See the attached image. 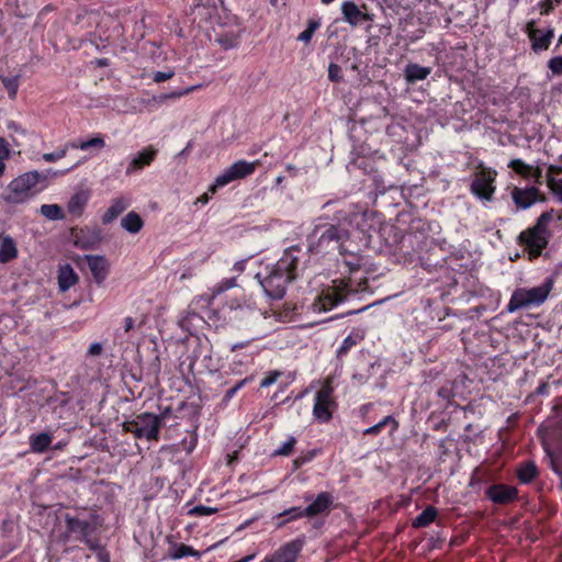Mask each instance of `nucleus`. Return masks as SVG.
<instances>
[{
	"mask_svg": "<svg viewBox=\"0 0 562 562\" xmlns=\"http://www.w3.org/2000/svg\"><path fill=\"white\" fill-rule=\"evenodd\" d=\"M190 358V367H194L200 363L204 369H214L211 357V346L207 340H201L198 338Z\"/></svg>",
	"mask_w": 562,
	"mask_h": 562,
	"instance_id": "nucleus-17",
	"label": "nucleus"
},
{
	"mask_svg": "<svg viewBox=\"0 0 562 562\" xmlns=\"http://www.w3.org/2000/svg\"><path fill=\"white\" fill-rule=\"evenodd\" d=\"M341 12L345 20L351 25L357 26L361 23V21L367 19V14H364L358 5L352 1H346L341 4Z\"/></svg>",
	"mask_w": 562,
	"mask_h": 562,
	"instance_id": "nucleus-23",
	"label": "nucleus"
},
{
	"mask_svg": "<svg viewBox=\"0 0 562 562\" xmlns=\"http://www.w3.org/2000/svg\"><path fill=\"white\" fill-rule=\"evenodd\" d=\"M66 522L68 531L75 535L76 539L83 541L92 550L98 548V544L90 539L93 528L88 521L67 517Z\"/></svg>",
	"mask_w": 562,
	"mask_h": 562,
	"instance_id": "nucleus-15",
	"label": "nucleus"
},
{
	"mask_svg": "<svg viewBox=\"0 0 562 562\" xmlns=\"http://www.w3.org/2000/svg\"><path fill=\"white\" fill-rule=\"evenodd\" d=\"M305 258L306 252L302 248L292 246L283 251L277 265L279 266V270H284L289 274H293V280H295L299 272L304 268Z\"/></svg>",
	"mask_w": 562,
	"mask_h": 562,
	"instance_id": "nucleus-11",
	"label": "nucleus"
},
{
	"mask_svg": "<svg viewBox=\"0 0 562 562\" xmlns=\"http://www.w3.org/2000/svg\"><path fill=\"white\" fill-rule=\"evenodd\" d=\"M296 443V439L291 436L288 438V440L285 442H283L276 451H274V456H290L294 449V446Z\"/></svg>",
	"mask_w": 562,
	"mask_h": 562,
	"instance_id": "nucleus-45",
	"label": "nucleus"
},
{
	"mask_svg": "<svg viewBox=\"0 0 562 562\" xmlns=\"http://www.w3.org/2000/svg\"><path fill=\"white\" fill-rule=\"evenodd\" d=\"M41 214L48 220H60L64 217L63 210L57 204H43L41 206Z\"/></svg>",
	"mask_w": 562,
	"mask_h": 562,
	"instance_id": "nucleus-38",
	"label": "nucleus"
},
{
	"mask_svg": "<svg viewBox=\"0 0 562 562\" xmlns=\"http://www.w3.org/2000/svg\"><path fill=\"white\" fill-rule=\"evenodd\" d=\"M216 41L225 49L236 47L239 43V38L236 34L220 35Z\"/></svg>",
	"mask_w": 562,
	"mask_h": 562,
	"instance_id": "nucleus-44",
	"label": "nucleus"
},
{
	"mask_svg": "<svg viewBox=\"0 0 562 562\" xmlns=\"http://www.w3.org/2000/svg\"><path fill=\"white\" fill-rule=\"evenodd\" d=\"M5 162L0 159V178L4 175Z\"/></svg>",
	"mask_w": 562,
	"mask_h": 562,
	"instance_id": "nucleus-63",
	"label": "nucleus"
},
{
	"mask_svg": "<svg viewBox=\"0 0 562 562\" xmlns=\"http://www.w3.org/2000/svg\"><path fill=\"white\" fill-rule=\"evenodd\" d=\"M526 33L531 42L535 52H542L549 48L554 36L552 29L542 31L536 27V21H529L526 25Z\"/></svg>",
	"mask_w": 562,
	"mask_h": 562,
	"instance_id": "nucleus-14",
	"label": "nucleus"
},
{
	"mask_svg": "<svg viewBox=\"0 0 562 562\" xmlns=\"http://www.w3.org/2000/svg\"><path fill=\"white\" fill-rule=\"evenodd\" d=\"M328 78L333 82H339L342 79L341 67L337 64H329L328 66Z\"/></svg>",
	"mask_w": 562,
	"mask_h": 562,
	"instance_id": "nucleus-46",
	"label": "nucleus"
},
{
	"mask_svg": "<svg viewBox=\"0 0 562 562\" xmlns=\"http://www.w3.org/2000/svg\"><path fill=\"white\" fill-rule=\"evenodd\" d=\"M102 351V345L99 342H93L90 345L88 353L91 356H99Z\"/></svg>",
	"mask_w": 562,
	"mask_h": 562,
	"instance_id": "nucleus-56",
	"label": "nucleus"
},
{
	"mask_svg": "<svg viewBox=\"0 0 562 562\" xmlns=\"http://www.w3.org/2000/svg\"><path fill=\"white\" fill-rule=\"evenodd\" d=\"M305 515V508L302 509L301 507H291L289 509H285L284 512L280 513L277 518L286 517L285 520L279 521L277 526L283 527L288 521L304 517Z\"/></svg>",
	"mask_w": 562,
	"mask_h": 562,
	"instance_id": "nucleus-36",
	"label": "nucleus"
},
{
	"mask_svg": "<svg viewBox=\"0 0 562 562\" xmlns=\"http://www.w3.org/2000/svg\"><path fill=\"white\" fill-rule=\"evenodd\" d=\"M333 504V496L327 492H322L317 495L312 504L305 508L306 517H314L323 514L329 509Z\"/></svg>",
	"mask_w": 562,
	"mask_h": 562,
	"instance_id": "nucleus-22",
	"label": "nucleus"
},
{
	"mask_svg": "<svg viewBox=\"0 0 562 562\" xmlns=\"http://www.w3.org/2000/svg\"><path fill=\"white\" fill-rule=\"evenodd\" d=\"M508 167L513 169L516 173L520 175L524 178H530L533 175V168L530 165H527L521 159H513L509 161Z\"/></svg>",
	"mask_w": 562,
	"mask_h": 562,
	"instance_id": "nucleus-34",
	"label": "nucleus"
},
{
	"mask_svg": "<svg viewBox=\"0 0 562 562\" xmlns=\"http://www.w3.org/2000/svg\"><path fill=\"white\" fill-rule=\"evenodd\" d=\"M258 166L259 160H238L234 162L215 178L214 183L210 187L211 193H215L218 188L225 187L235 180L244 179L252 175Z\"/></svg>",
	"mask_w": 562,
	"mask_h": 562,
	"instance_id": "nucleus-9",
	"label": "nucleus"
},
{
	"mask_svg": "<svg viewBox=\"0 0 562 562\" xmlns=\"http://www.w3.org/2000/svg\"><path fill=\"white\" fill-rule=\"evenodd\" d=\"M246 382H247V379H244V380L239 381L235 386L229 389L225 394V398L231 400L233 396H235V394L246 384Z\"/></svg>",
	"mask_w": 562,
	"mask_h": 562,
	"instance_id": "nucleus-53",
	"label": "nucleus"
},
{
	"mask_svg": "<svg viewBox=\"0 0 562 562\" xmlns=\"http://www.w3.org/2000/svg\"><path fill=\"white\" fill-rule=\"evenodd\" d=\"M66 156V148H58L53 153H47L42 156V159L46 162H55L63 159Z\"/></svg>",
	"mask_w": 562,
	"mask_h": 562,
	"instance_id": "nucleus-48",
	"label": "nucleus"
},
{
	"mask_svg": "<svg viewBox=\"0 0 562 562\" xmlns=\"http://www.w3.org/2000/svg\"><path fill=\"white\" fill-rule=\"evenodd\" d=\"M387 425H391V431H395L398 427V424L397 422L395 420V418L391 415L389 416H385L381 422H379L378 424L367 428L364 430V435H378L381 429Z\"/></svg>",
	"mask_w": 562,
	"mask_h": 562,
	"instance_id": "nucleus-33",
	"label": "nucleus"
},
{
	"mask_svg": "<svg viewBox=\"0 0 562 562\" xmlns=\"http://www.w3.org/2000/svg\"><path fill=\"white\" fill-rule=\"evenodd\" d=\"M561 227L562 214L553 211L544 212L532 228L520 234V240L530 252L539 255L547 247L552 233Z\"/></svg>",
	"mask_w": 562,
	"mask_h": 562,
	"instance_id": "nucleus-2",
	"label": "nucleus"
},
{
	"mask_svg": "<svg viewBox=\"0 0 562 562\" xmlns=\"http://www.w3.org/2000/svg\"><path fill=\"white\" fill-rule=\"evenodd\" d=\"M135 321L132 317L124 318V330L127 333L134 328Z\"/></svg>",
	"mask_w": 562,
	"mask_h": 562,
	"instance_id": "nucleus-59",
	"label": "nucleus"
},
{
	"mask_svg": "<svg viewBox=\"0 0 562 562\" xmlns=\"http://www.w3.org/2000/svg\"><path fill=\"white\" fill-rule=\"evenodd\" d=\"M548 68L551 70L552 75L560 76L562 75V56H555L548 61Z\"/></svg>",
	"mask_w": 562,
	"mask_h": 562,
	"instance_id": "nucleus-47",
	"label": "nucleus"
},
{
	"mask_svg": "<svg viewBox=\"0 0 562 562\" xmlns=\"http://www.w3.org/2000/svg\"><path fill=\"white\" fill-rule=\"evenodd\" d=\"M430 67H423L418 64H408L404 70L405 79L409 83L425 80L430 75Z\"/></svg>",
	"mask_w": 562,
	"mask_h": 562,
	"instance_id": "nucleus-24",
	"label": "nucleus"
},
{
	"mask_svg": "<svg viewBox=\"0 0 562 562\" xmlns=\"http://www.w3.org/2000/svg\"><path fill=\"white\" fill-rule=\"evenodd\" d=\"M175 75L173 71H156L154 74V81L157 82V83H160V82H164L170 78H172Z\"/></svg>",
	"mask_w": 562,
	"mask_h": 562,
	"instance_id": "nucleus-51",
	"label": "nucleus"
},
{
	"mask_svg": "<svg viewBox=\"0 0 562 562\" xmlns=\"http://www.w3.org/2000/svg\"><path fill=\"white\" fill-rule=\"evenodd\" d=\"M168 557L172 560H179L184 557L200 558L201 553L190 546L172 542L168 549Z\"/></svg>",
	"mask_w": 562,
	"mask_h": 562,
	"instance_id": "nucleus-28",
	"label": "nucleus"
},
{
	"mask_svg": "<svg viewBox=\"0 0 562 562\" xmlns=\"http://www.w3.org/2000/svg\"><path fill=\"white\" fill-rule=\"evenodd\" d=\"M548 186L552 192L562 201V170H552L548 176Z\"/></svg>",
	"mask_w": 562,
	"mask_h": 562,
	"instance_id": "nucleus-32",
	"label": "nucleus"
},
{
	"mask_svg": "<svg viewBox=\"0 0 562 562\" xmlns=\"http://www.w3.org/2000/svg\"><path fill=\"white\" fill-rule=\"evenodd\" d=\"M539 7H540L541 14H548L553 9L552 0H544V1L540 2Z\"/></svg>",
	"mask_w": 562,
	"mask_h": 562,
	"instance_id": "nucleus-54",
	"label": "nucleus"
},
{
	"mask_svg": "<svg viewBox=\"0 0 562 562\" xmlns=\"http://www.w3.org/2000/svg\"><path fill=\"white\" fill-rule=\"evenodd\" d=\"M349 238L350 233L341 226L333 224L317 226L313 233L310 249L316 254L339 251Z\"/></svg>",
	"mask_w": 562,
	"mask_h": 562,
	"instance_id": "nucleus-3",
	"label": "nucleus"
},
{
	"mask_svg": "<svg viewBox=\"0 0 562 562\" xmlns=\"http://www.w3.org/2000/svg\"><path fill=\"white\" fill-rule=\"evenodd\" d=\"M77 274L69 265L59 268L58 285L61 291L69 290L77 282Z\"/></svg>",
	"mask_w": 562,
	"mask_h": 562,
	"instance_id": "nucleus-29",
	"label": "nucleus"
},
{
	"mask_svg": "<svg viewBox=\"0 0 562 562\" xmlns=\"http://www.w3.org/2000/svg\"><path fill=\"white\" fill-rule=\"evenodd\" d=\"M18 257L16 244L10 236H2L0 241V262L7 263Z\"/></svg>",
	"mask_w": 562,
	"mask_h": 562,
	"instance_id": "nucleus-25",
	"label": "nucleus"
},
{
	"mask_svg": "<svg viewBox=\"0 0 562 562\" xmlns=\"http://www.w3.org/2000/svg\"><path fill=\"white\" fill-rule=\"evenodd\" d=\"M121 225L126 232L136 234L143 228L144 222L139 214L131 211L121 220Z\"/></svg>",
	"mask_w": 562,
	"mask_h": 562,
	"instance_id": "nucleus-30",
	"label": "nucleus"
},
{
	"mask_svg": "<svg viewBox=\"0 0 562 562\" xmlns=\"http://www.w3.org/2000/svg\"><path fill=\"white\" fill-rule=\"evenodd\" d=\"M158 150L154 146H147L135 156L132 157L127 168L126 175H133L142 171L145 167L149 166L157 156Z\"/></svg>",
	"mask_w": 562,
	"mask_h": 562,
	"instance_id": "nucleus-18",
	"label": "nucleus"
},
{
	"mask_svg": "<svg viewBox=\"0 0 562 562\" xmlns=\"http://www.w3.org/2000/svg\"><path fill=\"white\" fill-rule=\"evenodd\" d=\"M437 516V509L432 506L425 508L413 521L416 528L426 527L431 524Z\"/></svg>",
	"mask_w": 562,
	"mask_h": 562,
	"instance_id": "nucleus-31",
	"label": "nucleus"
},
{
	"mask_svg": "<svg viewBox=\"0 0 562 562\" xmlns=\"http://www.w3.org/2000/svg\"><path fill=\"white\" fill-rule=\"evenodd\" d=\"M130 205V202L124 198H119L112 201L110 207L102 216L103 224L112 223L121 213H123Z\"/></svg>",
	"mask_w": 562,
	"mask_h": 562,
	"instance_id": "nucleus-26",
	"label": "nucleus"
},
{
	"mask_svg": "<svg viewBox=\"0 0 562 562\" xmlns=\"http://www.w3.org/2000/svg\"><path fill=\"white\" fill-rule=\"evenodd\" d=\"M160 426V418L149 413L140 414L133 420L124 424L125 429L135 435V437H144L148 440H158Z\"/></svg>",
	"mask_w": 562,
	"mask_h": 562,
	"instance_id": "nucleus-8",
	"label": "nucleus"
},
{
	"mask_svg": "<svg viewBox=\"0 0 562 562\" xmlns=\"http://www.w3.org/2000/svg\"><path fill=\"white\" fill-rule=\"evenodd\" d=\"M87 265L97 283H102L109 273V261L103 256H86Z\"/></svg>",
	"mask_w": 562,
	"mask_h": 562,
	"instance_id": "nucleus-20",
	"label": "nucleus"
},
{
	"mask_svg": "<svg viewBox=\"0 0 562 562\" xmlns=\"http://www.w3.org/2000/svg\"><path fill=\"white\" fill-rule=\"evenodd\" d=\"M355 291L350 280H333L331 284L325 288L314 301L313 311L318 313L330 311L339 303L344 302L347 296Z\"/></svg>",
	"mask_w": 562,
	"mask_h": 562,
	"instance_id": "nucleus-6",
	"label": "nucleus"
},
{
	"mask_svg": "<svg viewBox=\"0 0 562 562\" xmlns=\"http://www.w3.org/2000/svg\"><path fill=\"white\" fill-rule=\"evenodd\" d=\"M281 375V372L280 371H271L269 372L260 382V386L261 387H268L270 385H272L277 380L278 378Z\"/></svg>",
	"mask_w": 562,
	"mask_h": 562,
	"instance_id": "nucleus-50",
	"label": "nucleus"
},
{
	"mask_svg": "<svg viewBox=\"0 0 562 562\" xmlns=\"http://www.w3.org/2000/svg\"><path fill=\"white\" fill-rule=\"evenodd\" d=\"M236 286V278H225L220 282L214 284L207 293L196 296L192 304L195 307L205 308L207 313H213L217 319L223 318L224 321H232L234 317L231 313L240 311V312H251L249 304L243 299L234 297L229 300L225 306L222 307L221 311H216V299L223 294L225 291Z\"/></svg>",
	"mask_w": 562,
	"mask_h": 562,
	"instance_id": "nucleus-1",
	"label": "nucleus"
},
{
	"mask_svg": "<svg viewBox=\"0 0 562 562\" xmlns=\"http://www.w3.org/2000/svg\"><path fill=\"white\" fill-rule=\"evenodd\" d=\"M104 146H105L104 137L101 135H97L93 138L79 142L78 149H80V150H90V149L101 150L104 148Z\"/></svg>",
	"mask_w": 562,
	"mask_h": 562,
	"instance_id": "nucleus-37",
	"label": "nucleus"
},
{
	"mask_svg": "<svg viewBox=\"0 0 562 562\" xmlns=\"http://www.w3.org/2000/svg\"><path fill=\"white\" fill-rule=\"evenodd\" d=\"M216 508L199 505L189 510L192 516H209L216 513Z\"/></svg>",
	"mask_w": 562,
	"mask_h": 562,
	"instance_id": "nucleus-49",
	"label": "nucleus"
},
{
	"mask_svg": "<svg viewBox=\"0 0 562 562\" xmlns=\"http://www.w3.org/2000/svg\"><path fill=\"white\" fill-rule=\"evenodd\" d=\"M512 199L516 206L526 210L538 201H542V196L536 187H513L510 191Z\"/></svg>",
	"mask_w": 562,
	"mask_h": 562,
	"instance_id": "nucleus-16",
	"label": "nucleus"
},
{
	"mask_svg": "<svg viewBox=\"0 0 562 562\" xmlns=\"http://www.w3.org/2000/svg\"><path fill=\"white\" fill-rule=\"evenodd\" d=\"M1 82L7 90L9 98L14 99L18 93V89L20 86L19 76L14 77H1Z\"/></svg>",
	"mask_w": 562,
	"mask_h": 562,
	"instance_id": "nucleus-39",
	"label": "nucleus"
},
{
	"mask_svg": "<svg viewBox=\"0 0 562 562\" xmlns=\"http://www.w3.org/2000/svg\"><path fill=\"white\" fill-rule=\"evenodd\" d=\"M315 453L314 452H311L310 456L307 457H303V458H297L294 460V467L295 469L300 468L302 464L311 461L313 458H314Z\"/></svg>",
	"mask_w": 562,
	"mask_h": 562,
	"instance_id": "nucleus-57",
	"label": "nucleus"
},
{
	"mask_svg": "<svg viewBox=\"0 0 562 562\" xmlns=\"http://www.w3.org/2000/svg\"><path fill=\"white\" fill-rule=\"evenodd\" d=\"M283 179H284V178H283L282 176L277 177V179H276V184H277V186L281 184V183H282V181H283Z\"/></svg>",
	"mask_w": 562,
	"mask_h": 562,
	"instance_id": "nucleus-64",
	"label": "nucleus"
},
{
	"mask_svg": "<svg viewBox=\"0 0 562 562\" xmlns=\"http://www.w3.org/2000/svg\"><path fill=\"white\" fill-rule=\"evenodd\" d=\"M87 201H88L87 193L80 192V193L75 194L69 201V205H68L69 211L71 213L80 212L81 209L86 205Z\"/></svg>",
	"mask_w": 562,
	"mask_h": 562,
	"instance_id": "nucleus-41",
	"label": "nucleus"
},
{
	"mask_svg": "<svg viewBox=\"0 0 562 562\" xmlns=\"http://www.w3.org/2000/svg\"><path fill=\"white\" fill-rule=\"evenodd\" d=\"M9 157H10L9 143L4 138L0 137V159L2 161H4Z\"/></svg>",
	"mask_w": 562,
	"mask_h": 562,
	"instance_id": "nucleus-52",
	"label": "nucleus"
},
{
	"mask_svg": "<svg viewBox=\"0 0 562 562\" xmlns=\"http://www.w3.org/2000/svg\"><path fill=\"white\" fill-rule=\"evenodd\" d=\"M213 194L214 193H211V191L209 190L207 192L203 193L195 200V204H206Z\"/></svg>",
	"mask_w": 562,
	"mask_h": 562,
	"instance_id": "nucleus-58",
	"label": "nucleus"
},
{
	"mask_svg": "<svg viewBox=\"0 0 562 562\" xmlns=\"http://www.w3.org/2000/svg\"><path fill=\"white\" fill-rule=\"evenodd\" d=\"M304 543L305 541L302 538L288 541L267 555L261 562H296Z\"/></svg>",
	"mask_w": 562,
	"mask_h": 562,
	"instance_id": "nucleus-12",
	"label": "nucleus"
},
{
	"mask_svg": "<svg viewBox=\"0 0 562 562\" xmlns=\"http://www.w3.org/2000/svg\"><path fill=\"white\" fill-rule=\"evenodd\" d=\"M339 255L341 256V263L348 272L352 273L360 268L362 258L359 254V248L352 245L350 238L339 249Z\"/></svg>",
	"mask_w": 562,
	"mask_h": 562,
	"instance_id": "nucleus-19",
	"label": "nucleus"
},
{
	"mask_svg": "<svg viewBox=\"0 0 562 562\" xmlns=\"http://www.w3.org/2000/svg\"><path fill=\"white\" fill-rule=\"evenodd\" d=\"M373 218L372 213L364 212L362 214H355L351 222H353L359 228L360 233L364 236L371 229V225L368 224L369 220Z\"/></svg>",
	"mask_w": 562,
	"mask_h": 562,
	"instance_id": "nucleus-35",
	"label": "nucleus"
},
{
	"mask_svg": "<svg viewBox=\"0 0 562 562\" xmlns=\"http://www.w3.org/2000/svg\"><path fill=\"white\" fill-rule=\"evenodd\" d=\"M194 90H195V87H190V88H187V89H186V90H183V91L175 92V93H172L170 97H178V98H179V97H182V95H184V94H188V93H190V92H192V91H194Z\"/></svg>",
	"mask_w": 562,
	"mask_h": 562,
	"instance_id": "nucleus-61",
	"label": "nucleus"
},
{
	"mask_svg": "<svg viewBox=\"0 0 562 562\" xmlns=\"http://www.w3.org/2000/svg\"><path fill=\"white\" fill-rule=\"evenodd\" d=\"M321 26V23L316 20H311L308 21V25L306 27V30H304L297 37L299 41L301 42H304V43H308L315 31Z\"/></svg>",
	"mask_w": 562,
	"mask_h": 562,
	"instance_id": "nucleus-42",
	"label": "nucleus"
},
{
	"mask_svg": "<svg viewBox=\"0 0 562 562\" xmlns=\"http://www.w3.org/2000/svg\"><path fill=\"white\" fill-rule=\"evenodd\" d=\"M358 341H359V337H358V336H353V335H349V336H347V337L342 340V342H341L340 347L338 348V350H337V355H338L339 357H344V356H346V355L348 353V351H349L353 346H356V345L358 344Z\"/></svg>",
	"mask_w": 562,
	"mask_h": 562,
	"instance_id": "nucleus-43",
	"label": "nucleus"
},
{
	"mask_svg": "<svg viewBox=\"0 0 562 562\" xmlns=\"http://www.w3.org/2000/svg\"><path fill=\"white\" fill-rule=\"evenodd\" d=\"M553 288L552 279H547L540 285L527 289H516L507 304V311L514 313L518 310L539 306L546 302Z\"/></svg>",
	"mask_w": 562,
	"mask_h": 562,
	"instance_id": "nucleus-4",
	"label": "nucleus"
},
{
	"mask_svg": "<svg viewBox=\"0 0 562 562\" xmlns=\"http://www.w3.org/2000/svg\"><path fill=\"white\" fill-rule=\"evenodd\" d=\"M488 498L497 504H506L517 496V490L508 485H493L487 490Z\"/></svg>",
	"mask_w": 562,
	"mask_h": 562,
	"instance_id": "nucleus-21",
	"label": "nucleus"
},
{
	"mask_svg": "<svg viewBox=\"0 0 562 562\" xmlns=\"http://www.w3.org/2000/svg\"><path fill=\"white\" fill-rule=\"evenodd\" d=\"M7 127L9 131L13 132V133H18V134H22L24 135L25 134V130H23L16 122L14 121H8L7 122Z\"/></svg>",
	"mask_w": 562,
	"mask_h": 562,
	"instance_id": "nucleus-55",
	"label": "nucleus"
},
{
	"mask_svg": "<svg viewBox=\"0 0 562 562\" xmlns=\"http://www.w3.org/2000/svg\"><path fill=\"white\" fill-rule=\"evenodd\" d=\"M78 144H79V142L78 143L77 142H68L61 148H66V153H67L69 148L78 149Z\"/></svg>",
	"mask_w": 562,
	"mask_h": 562,
	"instance_id": "nucleus-62",
	"label": "nucleus"
},
{
	"mask_svg": "<svg viewBox=\"0 0 562 562\" xmlns=\"http://www.w3.org/2000/svg\"><path fill=\"white\" fill-rule=\"evenodd\" d=\"M497 172L491 168H481L475 173L471 184V191L474 195L483 201H491L495 192V179Z\"/></svg>",
	"mask_w": 562,
	"mask_h": 562,
	"instance_id": "nucleus-10",
	"label": "nucleus"
},
{
	"mask_svg": "<svg viewBox=\"0 0 562 562\" xmlns=\"http://www.w3.org/2000/svg\"><path fill=\"white\" fill-rule=\"evenodd\" d=\"M537 475V468L533 463L522 465L518 471V477L524 483L531 482Z\"/></svg>",
	"mask_w": 562,
	"mask_h": 562,
	"instance_id": "nucleus-40",
	"label": "nucleus"
},
{
	"mask_svg": "<svg viewBox=\"0 0 562 562\" xmlns=\"http://www.w3.org/2000/svg\"><path fill=\"white\" fill-rule=\"evenodd\" d=\"M256 278L265 293L272 299H281L285 293L288 284L293 281V274L279 270L277 263L269 268L265 274L258 272Z\"/></svg>",
	"mask_w": 562,
	"mask_h": 562,
	"instance_id": "nucleus-7",
	"label": "nucleus"
},
{
	"mask_svg": "<svg viewBox=\"0 0 562 562\" xmlns=\"http://www.w3.org/2000/svg\"><path fill=\"white\" fill-rule=\"evenodd\" d=\"M333 401V387L329 383L324 384L315 395L313 414L319 422H328L331 418L330 406Z\"/></svg>",
	"mask_w": 562,
	"mask_h": 562,
	"instance_id": "nucleus-13",
	"label": "nucleus"
},
{
	"mask_svg": "<svg viewBox=\"0 0 562 562\" xmlns=\"http://www.w3.org/2000/svg\"><path fill=\"white\" fill-rule=\"evenodd\" d=\"M245 266H246V260H239L234 265L233 270L240 273L245 270Z\"/></svg>",
	"mask_w": 562,
	"mask_h": 562,
	"instance_id": "nucleus-60",
	"label": "nucleus"
},
{
	"mask_svg": "<svg viewBox=\"0 0 562 562\" xmlns=\"http://www.w3.org/2000/svg\"><path fill=\"white\" fill-rule=\"evenodd\" d=\"M44 177L38 171H29L16 177L9 183L4 200L12 204L30 200L41 191L37 184Z\"/></svg>",
	"mask_w": 562,
	"mask_h": 562,
	"instance_id": "nucleus-5",
	"label": "nucleus"
},
{
	"mask_svg": "<svg viewBox=\"0 0 562 562\" xmlns=\"http://www.w3.org/2000/svg\"><path fill=\"white\" fill-rule=\"evenodd\" d=\"M53 441V436L48 432L33 434L30 436V448L35 453H43Z\"/></svg>",
	"mask_w": 562,
	"mask_h": 562,
	"instance_id": "nucleus-27",
	"label": "nucleus"
}]
</instances>
